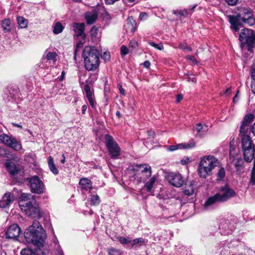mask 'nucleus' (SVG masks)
<instances>
[{"instance_id":"1","label":"nucleus","mask_w":255,"mask_h":255,"mask_svg":"<svg viewBox=\"0 0 255 255\" xmlns=\"http://www.w3.org/2000/svg\"><path fill=\"white\" fill-rule=\"evenodd\" d=\"M24 236L28 243L32 244L38 248L44 246L46 238L45 230L36 220L26 229Z\"/></svg>"},{"instance_id":"2","label":"nucleus","mask_w":255,"mask_h":255,"mask_svg":"<svg viewBox=\"0 0 255 255\" xmlns=\"http://www.w3.org/2000/svg\"><path fill=\"white\" fill-rule=\"evenodd\" d=\"M220 162L215 156L212 155H205L200 158L197 172L200 177L205 179L212 174L213 170L219 166Z\"/></svg>"},{"instance_id":"3","label":"nucleus","mask_w":255,"mask_h":255,"mask_svg":"<svg viewBox=\"0 0 255 255\" xmlns=\"http://www.w3.org/2000/svg\"><path fill=\"white\" fill-rule=\"evenodd\" d=\"M229 18L231 28L236 32L239 31V27H242L244 23L250 26L255 24V18L252 10L246 8H243L241 13L238 15H230Z\"/></svg>"},{"instance_id":"4","label":"nucleus","mask_w":255,"mask_h":255,"mask_svg":"<svg viewBox=\"0 0 255 255\" xmlns=\"http://www.w3.org/2000/svg\"><path fill=\"white\" fill-rule=\"evenodd\" d=\"M100 54L94 47H86L83 52L84 66L88 71H95L100 64Z\"/></svg>"},{"instance_id":"5","label":"nucleus","mask_w":255,"mask_h":255,"mask_svg":"<svg viewBox=\"0 0 255 255\" xmlns=\"http://www.w3.org/2000/svg\"><path fill=\"white\" fill-rule=\"evenodd\" d=\"M239 40L241 42L242 48L247 45L248 51L252 52L255 46V31L248 28L243 29L240 34Z\"/></svg>"},{"instance_id":"6","label":"nucleus","mask_w":255,"mask_h":255,"mask_svg":"<svg viewBox=\"0 0 255 255\" xmlns=\"http://www.w3.org/2000/svg\"><path fill=\"white\" fill-rule=\"evenodd\" d=\"M241 146L245 160L251 162L254 157L255 147L250 136H244L242 138Z\"/></svg>"},{"instance_id":"7","label":"nucleus","mask_w":255,"mask_h":255,"mask_svg":"<svg viewBox=\"0 0 255 255\" xmlns=\"http://www.w3.org/2000/svg\"><path fill=\"white\" fill-rule=\"evenodd\" d=\"M20 209L26 216L32 218L39 219L42 215V212L35 200H32L29 203L21 204Z\"/></svg>"},{"instance_id":"8","label":"nucleus","mask_w":255,"mask_h":255,"mask_svg":"<svg viewBox=\"0 0 255 255\" xmlns=\"http://www.w3.org/2000/svg\"><path fill=\"white\" fill-rule=\"evenodd\" d=\"M106 147L112 158H118L120 155L121 149L117 142L110 134H107L105 136Z\"/></svg>"},{"instance_id":"9","label":"nucleus","mask_w":255,"mask_h":255,"mask_svg":"<svg viewBox=\"0 0 255 255\" xmlns=\"http://www.w3.org/2000/svg\"><path fill=\"white\" fill-rule=\"evenodd\" d=\"M27 181L29 183L31 191L32 193L41 194L44 192V184L37 176L28 178Z\"/></svg>"},{"instance_id":"10","label":"nucleus","mask_w":255,"mask_h":255,"mask_svg":"<svg viewBox=\"0 0 255 255\" xmlns=\"http://www.w3.org/2000/svg\"><path fill=\"white\" fill-rule=\"evenodd\" d=\"M0 141L6 146L10 147L15 150L18 151L21 149V144L12 136L6 134H2L0 135Z\"/></svg>"},{"instance_id":"11","label":"nucleus","mask_w":255,"mask_h":255,"mask_svg":"<svg viewBox=\"0 0 255 255\" xmlns=\"http://www.w3.org/2000/svg\"><path fill=\"white\" fill-rule=\"evenodd\" d=\"M217 194L219 198L220 202H224L235 196L236 192L228 185H225L221 188L220 191Z\"/></svg>"},{"instance_id":"12","label":"nucleus","mask_w":255,"mask_h":255,"mask_svg":"<svg viewBox=\"0 0 255 255\" xmlns=\"http://www.w3.org/2000/svg\"><path fill=\"white\" fill-rule=\"evenodd\" d=\"M20 229L16 224L9 226L5 232L6 238L16 240L20 233Z\"/></svg>"},{"instance_id":"13","label":"nucleus","mask_w":255,"mask_h":255,"mask_svg":"<svg viewBox=\"0 0 255 255\" xmlns=\"http://www.w3.org/2000/svg\"><path fill=\"white\" fill-rule=\"evenodd\" d=\"M169 182L174 186L176 187H181L184 183L182 176L180 174L172 173L168 177Z\"/></svg>"},{"instance_id":"14","label":"nucleus","mask_w":255,"mask_h":255,"mask_svg":"<svg viewBox=\"0 0 255 255\" xmlns=\"http://www.w3.org/2000/svg\"><path fill=\"white\" fill-rule=\"evenodd\" d=\"M14 199L13 193L10 192L5 193L0 200V208H5L9 207L14 200Z\"/></svg>"},{"instance_id":"15","label":"nucleus","mask_w":255,"mask_h":255,"mask_svg":"<svg viewBox=\"0 0 255 255\" xmlns=\"http://www.w3.org/2000/svg\"><path fill=\"white\" fill-rule=\"evenodd\" d=\"M195 142L194 141H191L187 143H182L177 145H170L167 147V150L173 151L178 149H190L194 147Z\"/></svg>"},{"instance_id":"16","label":"nucleus","mask_w":255,"mask_h":255,"mask_svg":"<svg viewBox=\"0 0 255 255\" xmlns=\"http://www.w3.org/2000/svg\"><path fill=\"white\" fill-rule=\"evenodd\" d=\"M84 90L86 93V97L90 105L93 108L95 109L96 107V103L95 102L93 93L91 90L90 87L88 84H86L84 86Z\"/></svg>"},{"instance_id":"17","label":"nucleus","mask_w":255,"mask_h":255,"mask_svg":"<svg viewBox=\"0 0 255 255\" xmlns=\"http://www.w3.org/2000/svg\"><path fill=\"white\" fill-rule=\"evenodd\" d=\"M5 164L8 172L13 176H16L21 172L20 170L16 167L15 163L13 162L7 160Z\"/></svg>"},{"instance_id":"18","label":"nucleus","mask_w":255,"mask_h":255,"mask_svg":"<svg viewBox=\"0 0 255 255\" xmlns=\"http://www.w3.org/2000/svg\"><path fill=\"white\" fill-rule=\"evenodd\" d=\"M140 167H138L139 170H138V175L140 173L142 174H145V176L147 177H150L151 175V167L147 164H139Z\"/></svg>"},{"instance_id":"19","label":"nucleus","mask_w":255,"mask_h":255,"mask_svg":"<svg viewBox=\"0 0 255 255\" xmlns=\"http://www.w3.org/2000/svg\"><path fill=\"white\" fill-rule=\"evenodd\" d=\"M79 185L82 189L89 190L92 189L91 181L87 178H82L79 181Z\"/></svg>"},{"instance_id":"20","label":"nucleus","mask_w":255,"mask_h":255,"mask_svg":"<svg viewBox=\"0 0 255 255\" xmlns=\"http://www.w3.org/2000/svg\"><path fill=\"white\" fill-rule=\"evenodd\" d=\"M218 202H220L219 198L217 194L215 195L209 197L204 204V208L208 209L212 205L215 204Z\"/></svg>"},{"instance_id":"21","label":"nucleus","mask_w":255,"mask_h":255,"mask_svg":"<svg viewBox=\"0 0 255 255\" xmlns=\"http://www.w3.org/2000/svg\"><path fill=\"white\" fill-rule=\"evenodd\" d=\"M19 206L22 204L29 203L32 202L33 199V196L29 193H22L19 198Z\"/></svg>"},{"instance_id":"22","label":"nucleus","mask_w":255,"mask_h":255,"mask_svg":"<svg viewBox=\"0 0 255 255\" xmlns=\"http://www.w3.org/2000/svg\"><path fill=\"white\" fill-rule=\"evenodd\" d=\"M74 30L78 36H80L84 33L85 25L82 23H74L73 25Z\"/></svg>"},{"instance_id":"23","label":"nucleus","mask_w":255,"mask_h":255,"mask_svg":"<svg viewBox=\"0 0 255 255\" xmlns=\"http://www.w3.org/2000/svg\"><path fill=\"white\" fill-rule=\"evenodd\" d=\"M195 182L192 181L189 186H187L183 190V193L187 196H191L195 193Z\"/></svg>"},{"instance_id":"24","label":"nucleus","mask_w":255,"mask_h":255,"mask_svg":"<svg viewBox=\"0 0 255 255\" xmlns=\"http://www.w3.org/2000/svg\"><path fill=\"white\" fill-rule=\"evenodd\" d=\"M156 181V178L153 176L145 183L144 187L147 192L150 193L151 192L152 189L153 188V185H154Z\"/></svg>"},{"instance_id":"25","label":"nucleus","mask_w":255,"mask_h":255,"mask_svg":"<svg viewBox=\"0 0 255 255\" xmlns=\"http://www.w3.org/2000/svg\"><path fill=\"white\" fill-rule=\"evenodd\" d=\"M85 18L87 20V22L89 24L93 23L97 18V14L95 12L93 13H88L86 14Z\"/></svg>"},{"instance_id":"26","label":"nucleus","mask_w":255,"mask_h":255,"mask_svg":"<svg viewBox=\"0 0 255 255\" xmlns=\"http://www.w3.org/2000/svg\"><path fill=\"white\" fill-rule=\"evenodd\" d=\"M249 125H246L242 123V125L241 126V128H240V134H241L240 136H241V142L242 141V138L244 136H250L247 134L248 130H249Z\"/></svg>"},{"instance_id":"27","label":"nucleus","mask_w":255,"mask_h":255,"mask_svg":"<svg viewBox=\"0 0 255 255\" xmlns=\"http://www.w3.org/2000/svg\"><path fill=\"white\" fill-rule=\"evenodd\" d=\"M48 163L51 171L54 174H57L58 170L54 163L53 158L51 156L48 157Z\"/></svg>"},{"instance_id":"28","label":"nucleus","mask_w":255,"mask_h":255,"mask_svg":"<svg viewBox=\"0 0 255 255\" xmlns=\"http://www.w3.org/2000/svg\"><path fill=\"white\" fill-rule=\"evenodd\" d=\"M64 28L61 22H57L53 25V32L55 34H58L63 31Z\"/></svg>"},{"instance_id":"29","label":"nucleus","mask_w":255,"mask_h":255,"mask_svg":"<svg viewBox=\"0 0 255 255\" xmlns=\"http://www.w3.org/2000/svg\"><path fill=\"white\" fill-rule=\"evenodd\" d=\"M138 167H140L139 164L130 165L128 168V171L129 173L133 174L134 176H136L138 174Z\"/></svg>"},{"instance_id":"30","label":"nucleus","mask_w":255,"mask_h":255,"mask_svg":"<svg viewBox=\"0 0 255 255\" xmlns=\"http://www.w3.org/2000/svg\"><path fill=\"white\" fill-rule=\"evenodd\" d=\"M147 240L141 238H136L134 239L133 241H131V247H133L136 245H139V246H141L142 244H144L147 243Z\"/></svg>"},{"instance_id":"31","label":"nucleus","mask_w":255,"mask_h":255,"mask_svg":"<svg viewBox=\"0 0 255 255\" xmlns=\"http://www.w3.org/2000/svg\"><path fill=\"white\" fill-rule=\"evenodd\" d=\"M255 118V116L253 114H247L245 116L242 123L250 125V123L254 120Z\"/></svg>"},{"instance_id":"32","label":"nucleus","mask_w":255,"mask_h":255,"mask_svg":"<svg viewBox=\"0 0 255 255\" xmlns=\"http://www.w3.org/2000/svg\"><path fill=\"white\" fill-rule=\"evenodd\" d=\"M40 251H36V253H34L32 252V251L29 249H24L22 250L21 251V255H45V254L42 252L41 255L39 254V252Z\"/></svg>"},{"instance_id":"33","label":"nucleus","mask_w":255,"mask_h":255,"mask_svg":"<svg viewBox=\"0 0 255 255\" xmlns=\"http://www.w3.org/2000/svg\"><path fill=\"white\" fill-rule=\"evenodd\" d=\"M88 201L90 202L91 205L96 206L98 205L100 203V199L99 196L92 195L91 197L88 199Z\"/></svg>"},{"instance_id":"34","label":"nucleus","mask_w":255,"mask_h":255,"mask_svg":"<svg viewBox=\"0 0 255 255\" xmlns=\"http://www.w3.org/2000/svg\"><path fill=\"white\" fill-rule=\"evenodd\" d=\"M196 5H194L192 7L191 9H184L181 10L179 11H177L176 12H175V14L177 15H179L181 16L185 17L187 16L189 14H191L192 11L194 10V9L195 8Z\"/></svg>"},{"instance_id":"35","label":"nucleus","mask_w":255,"mask_h":255,"mask_svg":"<svg viewBox=\"0 0 255 255\" xmlns=\"http://www.w3.org/2000/svg\"><path fill=\"white\" fill-rule=\"evenodd\" d=\"M17 23L21 28H24L27 26V21L23 17L19 16L17 18Z\"/></svg>"},{"instance_id":"36","label":"nucleus","mask_w":255,"mask_h":255,"mask_svg":"<svg viewBox=\"0 0 255 255\" xmlns=\"http://www.w3.org/2000/svg\"><path fill=\"white\" fill-rule=\"evenodd\" d=\"M226 174L225 170L223 167H220L217 174V180L221 181L225 177Z\"/></svg>"},{"instance_id":"37","label":"nucleus","mask_w":255,"mask_h":255,"mask_svg":"<svg viewBox=\"0 0 255 255\" xmlns=\"http://www.w3.org/2000/svg\"><path fill=\"white\" fill-rule=\"evenodd\" d=\"M57 54L55 52H48L46 53L45 58L48 60H52L53 63H55L56 60Z\"/></svg>"},{"instance_id":"38","label":"nucleus","mask_w":255,"mask_h":255,"mask_svg":"<svg viewBox=\"0 0 255 255\" xmlns=\"http://www.w3.org/2000/svg\"><path fill=\"white\" fill-rule=\"evenodd\" d=\"M118 240L123 245L131 244V240L129 238H126L124 237H118Z\"/></svg>"},{"instance_id":"39","label":"nucleus","mask_w":255,"mask_h":255,"mask_svg":"<svg viewBox=\"0 0 255 255\" xmlns=\"http://www.w3.org/2000/svg\"><path fill=\"white\" fill-rule=\"evenodd\" d=\"M109 255H122V252L118 249L110 248L108 249Z\"/></svg>"},{"instance_id":"40","label":"nucleus","mask_w":255,"mask_h":255,"mask_svg":"<svg viewBox=\"0 0 255 255\" xmlns=\"http://www.w3.org/2000/svg\"><path fill=\"white\" fill-rule=\"evenodd\" d=\"M11 22L9 19H4L2 22V26L4 30L9 31Z\"/></svg>"},{"instance_id":"41","label":"nucleus","mask_w":255,"mask_h":255,"mask_svg":"<svg viewBox=\"0 0 255 255\" xmlns=\"http://www.w3.org/2000/svg\"><path fill=\"white\" fill-rule=\"evenodd\" d=\"M148 43L150 45L159 50H162L163 49L164 47L162 43L156 44L153 42H149Z\"/></svg>"},{"instance_id":"42","label":"nucleus","mask_w":255,"mask_h":255,"mask_svg":"<svg viewBox=\"0 0 255 255\" xmlns=\"http://www.w3.org/2000/svg\"><path fill=\"white\" fill-rule=\"evenodd\" d=\"M195 129L197 132H199L203 129V131H205L208 130L207 126H203L201 124H198L196 125Z\"/></svg>"},{"instance_id":"43","label":"nucleus","mask_w":255,"mask_h":255,"mask_svg":"<svg viewBox=\"0 0 255 255\" xmlns=\"http://www.w3.org/2000/svg\"><path fill=\"white\" fill-rule=\"evenodd\" d=\"M186 59L193 64H197L198 63V61L196 59L195 57L192 55L186 56Z\"/></svg>"},{"instance_id":"44","label":"nucleus","mask_w":255,"mask_h":255,"mask_svg":"<svg viewBox=\"0 0 255 255\" xmlns=\"http://www.w3.org/2000/svg\"><path fill=\"white\" fill-rule=\"evenodd\" d=\"M178 47L181 49H182L183 50H188V51H191V48L187 46L186 44H183V43H180L178 45Z\"/></svg>"},{"instance_id":"45","label":"nucleus","mask_w":255,"mask_h":255,"mask_svg":"<svg viewBox=\"0 0 255 255\" xmlns=\"http://www.w3.org/2000/svg\"><path fill=\"white\" fill-rule=\"evenodd\" d=\"M128 53V49L127 46L122 45L121 47V53L122 55H126Z\"/></svg>"},{"instance_id":"46","label":"nucleus","mask_w":255,"mask_h":255,"mask_svg":"<svg viewBox=\"0 0 255 255\" xmlns=\"http://www.w3.org/2000/svg\"><path fill=\"white\" fill-rule=\"evenodd\" d=\"M54 243L55 244V249L56 250V254L58 255H63V252L61 250L59 245L58 243L57 244L56 243V241L54 242Z\"/></svg>"},{"instance_id":"47","label":"nucleus","mask_w":255,"mask_h":255,"mask_svg":"<svg viewBox=\"0 0 255 255\" xmlns=\"http://www.w3.org/2000/svg\"><path fill=\"white\" fill-rule=\"evenodd\" d=\"M250 183L253 185H255V172L252 171Z\"/></svg>"},{"instance_id":"48","label":"nucleus","mask_w":255,"mask_h":255,"mask_svg":"<svg viewBox=\"0 0 255 255\" xmlns=\"http://www.w3.org/2000/svg\"><path fill=\"white\" fill-rule=\"evenodd\" d=\"M189 162V158L188 157H184L180 161L182 165H186Z\"/></svg>"},{"instance_id":"49","label":"nucleus","mask_w":255,"mask_h":255,"mask_svg":"<svg viewBox=\"0 0 255 255\" xmlns=\"http://www.w3.org/2000/svg\"><path fill=\"white\" fill-rule=\"evenodd\" d=\"M148 15L145 12L141 13L139 15V18L141 20H144L147 18Z\"/></svg>"},{"instance_id":"50","label":"nucleus","mask_w":255,"mask_h":255,"mask_svg":"<svg viewBox=\"0 0 255 255\" xmlns=\"http://www.w3.org/2000/svg\"><path fill=\"white\" fill-rule=\"evenodd\" d=\"M138 43L135 40H131L129 42V46L131 47L135 48L137 46Z\"/></svg>"},{"instance_id":"51","label":"nucleus","mask_w":255,"mask_h":255,"mask_svg":"<svg viewBox=\"0 0 255 255\" xmlns=\"http://www.w3.org/2000/svg\"><path fill=\"white\" fill-rule=\"evenodd\" d=\"M251 77L253 79L255 80V63L252 65Z\"/></svg>"},{"instance_id":"52","label":"nucleus","mask_w":255,"mask_h":255,"mask_svg":"<svg viewBox=\"0 0 255 255\" xmlns=\"http://www.w3.org/2000/svg\"><path fill=\"white\" fill-rule=\"evenodd\" d=\"M83 46V44L82 43H79L77 44L76 48L75 50V56H74V59L76 60V54L78 52V48H81Z\"/></svg>"},{"instance_id":"53","label":"nucleus","mask_w":255,"mask_h":255,"mask_svg":"<svg viewBox=\"0 0 255 255\" xmlns=\"http://www.w3.org/2000/svg\"><path fill=\"white\" fill-rule=\"evenodd\" d=\"M97 31L98 28H96L95 27H93L91 30V33L92 36L96 37L97 36L96 34L97 33Z\"/></svg>"},{"instance_id":"54","label":"nucleus","mask_w":255,"mask_h":255,"mask_svg":"<svg viewBox=\"0 0 255 255\" xmlns=\"http://www.w3.org/2000/svg\"><path fill=\"white\" fill-rule=\"evenodd\" d=\"M226 1L231 5L237 4L238 0H225Z\"/></svg>"},{"instance_id":"55","label":"nucleus","mask_w":255,"mask_h":255,"mask_svg":"<svg viewBox=\"0 0 255 255\" xmlns=\"http://www.w3.org/2000/svg\"><path fill=\"white\" fill-rule=\"evenodd\" d=\"M251 90L254 94H255V80L253 79L251 83Z\"/></svg>"},{"instance_id":"56","label":"nucleus","mask_w":255,"mask_h":255,"mask_svg":"<svg viewBox=\"0 0 255 255\" xmlns=\"http://www.w3.org/2000/svg\"><path fill=\"white\" fill-rule=\"evenodd\" d=\"M105 2L107 4H113L116 1H119V0H104Z\"/></svg>"},{"instance_id":"57","label":"nucleus","mask_w":255,"mask_h":255,"mask_svg":"<svg viewBox=\"0 0 255 255\" xmlns=\"http://www.w3.org/2000/svg\"><path fill=\"white\" fill-rule=\"evenodd\" d=\"M143 64L144 67L146 68H149L150 66V63L148 61H145Z\"/></svg>"},{"instance_id":"58","label":"nucleus","mask_w":255,"mask_h":255,"mask_svg":"<svg viewBox=\"0 0 255 255\" xmlns=\"http://www.w3.org/2000/svg\"><path fill=\"white\" fill-rule=\"evenodd\" d=\"M231 92V89L230 88H228L224 92V95H225L226 96H229Z\"/></svg>"},{"instance_id":"59","label":"nucleus","mask_w":255,"mask_h":255,"mask_svg":"<svg viewBox=\"0 0 255 255\" xmlns=\"http://www.w3.org/2000/svg\"><path fill=\"white\" fill-rule=\"evenodd\" d=\"M147 133L149 137H153L155 135V132L154 131H148Z\"/></svg>"},{"instance_id":"60","label":"nucleus","mask_w":255,"mask_h":255,"mask_svg":"<svg viewBox=\"0 0 255 255\" xmlns=\"http://www.w3.org/2000/svg\"><path fill=\"white\" fill-rule=\"evenodd\" d=\"M119 88V90L120 92V93L122 94L123 95H125V92L124 89L122 88V86H118Z\"/></svg>"},{"instance_id":"61","label":"nucleus","mask_w":255,"mask_h":255,"mask_svg":"<svg viewBox=\"0 0 255 255\" xmlns=\"http://www.w3.org/2000/svg\"><path fill=\"white\" fill-rule=\"evenodd\" d=\"M183 99V96L181 95H178L176 97V102H179Z\"/></svg>"},{"instance_id":"62","label":"nucleus","mask_w":255,"mask_h":255,"mask_svg":"<svg viewBox=\"0 0 255 255\" xmlns=\"http://www.w3.org/2000/svg\"><path fill=\"white\" fill-rule=\"evenodd\" d=\"M128 20L130 21V22L131 23L133 27L134 25H136L135 21L134 20H133L132 18H131V19L128 18Z\"/></svg>"},{"instance_id":"63","label":"nucleus","mask_w":255,"mask_h":255,"mask_svg":"<svg viewBox=\"0 0 255 255\" xmlns=\"http://www.w3.org/2000/svg\"><path fill=\"white\" fill-rule=\"evenodd\" d=\"M87 110V106L84 105L82 106V113L85 114V111Z\"/></svg>"},{"instance_id":"64","label":"nucleus","mask_w":255,"mask_h":255,"mask_svg":"<svg viewBox=\"0 0 255 255\" xmlns=\"http://www.w3.org/2000/svg\"><path fill=\"white\" fill-rule=\"evenodd\" d=\"M252 130L253 134L255 135V123L252 126Z\"/></svg>"}]
</instances>
